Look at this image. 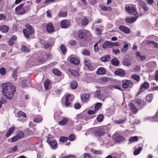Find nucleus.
<instances>
[{"instance_id":"nucleus-22","label":"nucleus","mask_w":158,"mask_h":158,"mask_svg":"<svg viewBox=\"0 0 158 158\" xmlns=\"http://www.w3.org/2000/svg\"><path fill=\"white\" fill-rule=\"evenodd\" d=\"M47 142L52 148L54 149H56L57 147V144L55 140H52V141H50V142Z\"/></svg>"},{"instance_id":"nucleus-37","label":"nucleus","mask_w":158,"mask_h":158,"mask_svg":"<svg viewBox=\"0 0 158 158\" xmlns=\"http://www.w3.org/2000/svg\"><path fill=\"white\" fill-rule=\"evenodd\" d=\"M140 67L138 65L135 66L134 67L133 69V71L136 73H139L140 71Z\"/></svg>"},{"instance_id":"nucleus-44","label":"nucleus","mask_w":158,"mask_h":158,"mask_svg":"<svg viewBox=\"0 0 158 158\" xmlns=\"http://www.w3.org/2000/svg\"><path fill=\"white\" fill-rule=\"evenodd\" d=\"M97 120L99 122H102L103 120V115L102 114H99L97 118Z\"/></svg>"},{"instance_id":"nucleus-13","label":"nucleus","mask_w":158,"mask_h":158,"mask_svg":"<svg viewBox=\"0 0 158 158\" xmlns=\"http://www.w3.org/2000/svg\"><path fill=\"white\" fill-rule=\"evenodd\" d=\"M23 32L25 37L27 38H28L30 35H32L34 32V30L28 31L26 29H24Z\"/></svg>"},{"instance_id":"nucleus-59","label":"nucleus","mask_w":158,"mask_h":158,"mask_svg":"<svg viewBox=\"0 0 158 158\" xmlns=\"http://www.w3.org/2000/svg\"><path fill=\"white\" fill-rule=\"evenodd\" d=\"M90 64V62L89 60H85L84 61V64L87 67Z\"/></svg>"},{"instance_id":"nucleus-18","label":"nucleus","mask_w":158,"mask_h":158,"mask_svg":"<svg viewBox=\"0 0 158 158\" xmlns=\"http://www.w3.org/2000/svg\"><path fill=\"white\" fill-rule=\"evenodd\" d=\"M89 94H84L81 96V100L83 102H87L89 99Z\"/></svg>"},{"instance_id":"nucleus-41","label":"nucleus","mask_w":158,"mask_h":158,"mask_svg":"<svg viewBox=\"0 0 158 158\" xmlns=\"http://www.w3.org/2000/svg\"><path fill=\"white\" fill-rule=\"evenodd\" d=\"M138 138L137 136H135L131 137L129 140V142L130 143H131L137 141Z\"/></svg>"},{"instance_id":"nucleus-53","label":"nucleus","mask_w":158,"mask_h":158,"mask_svg":"<svg viewBox=\"0 0 158 158\" xmlns=\"http://www.w3.org/2000/svg\"><path fill=\"white\" fill-rule=\"evenodd\" d=\"M95 31L96 34L98 35H99L102 33L101 30L98 27L95 28Z\"/></svg>"},{"instance_id":"nucleus-36","label":"nucleus","mask_w":158,"mask_h":158,"mask_svg":"<svg viewBox=\"0 0 158 158\" xmlns=\"http://www.w3.org/2000/svg\"><path fill=\"white\" fill-rule=\"evenodd\" d=\"M81 54L85 56H89L90 55V52L87 50H83L81 52Z\"/></svg>"},{"instance_id":"nucleus-40","label":"nucleus","mask_w":158,"mask_h":158,"mask_svg":"<svg viewBox=\"0 0 158 158\" xmlns=\"http://www.w3.org/2000/svg\"><path fill=\"white\" fill-rule=\"evenodd\" d=\"M100 8L103 10H110V11L111 9V8L110 6L106 7L104 6H101L100 7Z\"/></svg>"},{"instance_id":"nucleus-60","label":"nucleus","mask_w":158,"mask_h":158,"mask_svg":"<svg viewBox=\"0 0 158 158\" xmlns=\"http://www.w3.org/2000/svg\"><path fill=\"white\" fill-rule=\"evenodd\" d=\"M90 70H93L95 69V67L93 65H92V64H90L87 67Z\"/></svg>"},{"instance_id":"nucleus-6","label":"nucleus","mask_w":158,"mask_h":158,"mask_svg":"<svg viewBox=\"0 0 158 158\" xmlns=\"http://www.w3.org/2000/svg\"><path fill=\"white\" fill-rule=\"evenodd\" d=\"M122 85L123 88L126 89L132 87L133 83L130 80H125L123 81Z\"/></svg>"},{"instance_id":"nucleus-8","label":"nucleus","mask_w":158,"mask_h":158,"mask_svg":"<svg viewBox=\"0 0 158 158\" xmlns=\"http://www.w3.org/2000/svg\"><path fill=\"white\" fill-rule=\"evenodd\" d=\"M61 27L63 28H68L70 25V22L67 19L62 20L60 22Z\"/></svg>"},{"instance_id":"nucleus-30","label":"nucleus","mask_w":158,"mask_h":158,"mask_svg":"<svg viewBox=\"0 0 158 158\" xmlns=\"http://www.w3.org/2000/svg\"><path fill=\"white\" fill-rule=\"evenodd\" d=\"M50 84V81L48 80L45 81L44 84V86L45 89L48 90L49 89V86Z\"/></svg>"},{"instance_id":"nucleus-61","label":"nucleus","mask_w":158,"mask_h":158,"mask_svg":"<svg viewBox=\"0 0 158 158\" xmlns=\"http://www.w3.org/2000/svg\"><path fill=\"white\" fill-rule=\"evenodd\" d=\"M81 105L79 103H77L74 105V108L76 109H79L81 107Z\"/></svg>"},{"instance_id":"nucleus-9","label":"nucleus","mask_w":158,"mask_h":158,"mask_svg":"<svg viewBox=\"0 0 158 158\" xmlns=\"http://www.w3.org/2000/svg\"><path fill=\"white\" fill-rule=\"evenodd\" d=\"M135 102L138 104V106L141 108L146 105V102L142 98H138L135 100Z\"/></svg>"},{"instance_id":"nucleus-11","label":"nucleus","mask_w":158,"mask_h":158,"mask_svg":"<svg viewBox=\"0 0 158 158\" xmlns=\"http://www.w3.org/2000/svg\"><path fill=\"white\" fill-rule=\"evenodd\" d=\"M46 30L47 32L50 33H51L54 31V27L52 22H49L47 25Z\"/></svg>"},{"instance_id":"nucleus-1","label":"nucleus","mask_w":158,"mask_h":158,"mask_svg":"<svg viewBox=\"0 0 158 158\" xmlns=\"http://www.w3.org/2000/svg\"><path fill=\"white\" fill-rule=\"evenodd\" d=\"M2 87L3 95L7 99H12L16 90L15 86L12 84L7 82L3 84Z\"/></svg>"},{"instance_id":"nucleus-29","label":"nucleus","mask_w":158,"mask_h":158,"mask_svg":"<svg viewBox=\"0 0 158 158\" xmlns=\"http://www.w3.org/2000/svg\"><path fill=\"white\" fill-rule=\"evenodd\" d=\"M100 92L99 91H96L95 94V97L99 98L101 100H102L103 101V98H102V95L100 94Z\"/></svg>"},{"instance_id":"nucleus-10","label":"nucleus","mask_w":158,"mask_h":158,"mask_svg":"<svg viewBox=\"0 0 158 158\" xmlns=\"http://www.w3.org/2000/svg\"><path fill=\"white\" fill-rule=\"evenodd\" d=\"M73 99V96L70 95H67L65 99V105L66 106H69L71 103Z\"/></svg>"},{"instance_id":"nucleus-63","label":"nucleus","mask_w":158,"mask_h":158,"mask_svg":"<svg viewBox=\"0 0 158 158\" xmlns=\"http://www.w3.org/2000/svg\"><path fill=\"white\" fill-rule=\"evenodd\" d=\"M18 149V147L17 146H15V147L11 148V151L12 152H14L16 151Z\"/></svg>"},{"instance_id":"nucleus-45","label":"nucleus","mask_w":158,"mask_h":158,"mask_svg":"<svg viewBox=\"0 0 158 158\" xmlns=\"http://www.w3.org/2000/svg\"><path fill=\"white\" fill-rule=\"evenodd\" d=\"M29 81H26V80H23L22 81V84L23 86V87H29L31 86L30 84H28V83L29 82Z\"/></svg>"},{"instance_id":"nucleus-51","label":"nucleus","mask_w":158,"mask_h":158,"mask_svg":"<svg viewBox=\"0 0 158 158\" xmlns=\"http://www.w3.org/2000/svg\"><path fill=\"white\" fill-rule=\"evenodd\" d=\"M101 105L102 104L100 103H98L96 104L95 107V110H98L100 108Z\"/></svg>"},{"instance_id":"nucleus-24","label":"nucleus","mask_w":158,"mask_h":158,"mask_svg":"<svg viewBox=\"0 0 158 158\" xmlns=\"http://www.w3.org/2000/svg\"><path fill=\"white\" fill-rule=\"evenodd\" d=\"M62 118L63 120L58 123L59 125H60L63 126L65 125L68 122V120L67 118L63 117Z\"/></svg>"},{"instance_id":"nucleus-21","label":"nucleus","mask_w":158,"mask_h":158,"mask_svg":"<svg viewBox=\"0 0 158 158\" xmlns=\"http://www.w3.org/2000/svg\"><path fill=\"white\" fill-rule=\"evenodd\" d=\"M110 60V56L109 55H106L101 58V60L104 62H108Z\"/></svg>"},{"instance_id":"nucleus-54","label":"nucleus","mask_w":158,"mask_h":158,"mask_svg":"<svg viewBox=\"0 0 158 158\" xmlns=\"http://www.w3.org/2000/svg\"><path fill=\"white\" fill-rule=\"evenodd\" d=\"M6 73V71L5 69L3 68L2 67L0 69V73L2 75H4Z\"/></svg>"},{"instance_id":"nucleus-33","label":"nucleus","mask_w":158,"mask_h":158,"mask_svg":"<svg viewBox=\"0 0 158 158\" xmlns=\"http://www.w3.org/2000/svg\"><path fill=\"white\" fill-rule=\"evenodd\" d=\"M67 15V12L65 11H60L58 14V15L60 17H65Z\"/></svg>"},{"instance_id":"nucleus-17","label":"nucleus","mask_w":158,"mask_h":158,"mask_svg":"<svg viewBox=\"0 0 158 158\" xmlns=\"http://www.w3.org/2000/svg\"><path fill=\"white\" fill-rule=\"evenodd\" d=\"M122 64L126 66H129L131 64V62L130 59L125 58L123 60Z\"/></svg>"},{"instance_id":"nucleus-52","label":"nucleus","mask_w":158,"mask_h":158,"mask_svg":"<svg viewBox=\"0 0 158 158\" xmlns=\"http://www.w3.org/2000/svg\"><path fill=\"white\" fill-rule=\"evenodd\" d=\"M68 139V138L64 136L61 137L60 138V140L62 142H65Z\"/></svg>"},{"instance_id":"nucleus-50","label":"nucleus","mask_w":158,"mask_h":158,"mask_svg":"<svg viewBox=\"0 0 158 158\" xmlns=\"http://www.w3.org/2000/svg\"><path fill=\"white\" fill-rule=\"evenodd\" d=\"M21 49L24 52H29V49L26 47L24 45H21Z\"/></svg>"},{"instance_id":"nucleus-23","label":"nucleus","mask_w":158,"mask_h":158,"mask_svg":"<svg viewBox=\"0 0 158 158\" xmlns=\"http://www.w3.org/2000/svg\"><path fill=\"white\" fill-rule=\"evenodd\" d=\"M8 30V27L6 25H2L0 27V31H2V32L6 33Z\"/></svg>"},{"instance_id":"nucleus-55","label":"nucleus","mask_w":158,"mask_h":158,"mask_svg":"<svg viewBox=\"0 0 158 158\" xmlns=\"http://www.w3.org/2000/svg\"><path fill=\"white\" fill-rule=\"evenodd\" d=\"M19 135H16L12 138L11 141L13 142H15L19 139Z\"/></svg>"},{"instance_id":"nucleus-42","label":"nucleus","mask_w":158,"mask_h":158,"mask_svg":"<svg viewBox=\"0 0 158 158\" xmlns=\"http://www.w3.org/2000/svg\"><path fill=\"white\" fill-rule=\"evenodd\" d=\"M21 116H23L26 118V115L23 111H20L18 112L17 114V117H20Z\"/></svg>"},{"instance_id":"nucleus-20","label":"nucleus","mask_w":158,"mask_h":158,"mask_svg":"<svg viewBox=\"0 0 158 158\" xmlns=\"http://www.w3.org/2000/svg\"><path fill=\"white\" fill-rule=\"evenodd\" d=\"M106 73L105 69L103 67H100L98 68L97 71V73L98 74L103 75Z\"/></svg>"},{"instance_id":"nucleus-12","label":"nucleus","mask_w":158,"mask_h":158,"mask_svg":"<svg viewBox=\"0 0 158 158\" xmlns=\"http://www.w3.org/2000/svg\"><path fill=\"white\" fill-rule=\"evenodd\" d=\"M119 29L125 33H129L131 32L130 29L128 27L121 25L119 27Z\"/></svg>"},{"instance_id":"nucleus-4","label":"nucleus","mask_w":158,"mask_h":158,"mask_svg":"<svg viewBox=\"0 0 158 158\" xmlns=\"http://www.w3.org/2000/svg\"><path fill=\"white\" fill-rule=\"evenodd\" d=\"M24 4L23 3H21L19 6L17 7L15 9V13L16 14L23 15L25 13V10L23 6Z\"/></svg>"},{"instance_id":"nucleus-25","label":"nucleus","mask_w":158,"mask_h":158,"mask_svg":"<svg viewBox=\"0 0 158 158\" xmlns=\"http://www.w3.org/2000/svg\"><path fill=\"white\" fill-rule=\"evenodd\" d=\"M15 129V127H11L8 131L7 132L6 136V137H8L10 135L12 134V133L14 131Z\"/></svg>"},{"instance_id":"nucleus-62","label":"nucleus","mask_w":158,"mask_h":158,"mask_svg":"<svg viewBox=\"0 0 158 158\" xmlns=\"http://www.w3.org/2000/svg\"><path fill=\"white\" fill-rule=\"evenodd\" d=\"M74 136L73 135L71 134L69 137V139L70 141H73L74 140Z\"/></svg>"},{"instance_id":"nucleus-27","label":"nucleus","mask_w":158,"mask_h":158,"mask_svg":"<svg viewBox=\"0 0 158 158\" xmlns=\"http://www.w3.org/2000/svg\"><path fill=\"white\" fill-rule=\"evenodd\" d=\"M70 85L71 88L73 89H76L77 86V81H72L70 83Z\"/></svg>"},{"instance_id":"nucleus-35","label":"nucleus","mask_w":158,"mask_h":158,"mask_svg":"<svg viewBox=\"0 0 158 158\" xmlns=\"http://www.w3.org/2000/svg\"><path fill=\"white\" fill-rule=\"evenodd\" d=\"M60 49L61 51L63 54H65L67 51V49L65 46L63 44H61L60 46Z\"/></svg>"},{"instance_id":"nucleus-31","label":"nucleus","mask_w":158,"mask_h":158,"mask_svg":"<svg viewBox=\"0 0 158 158\" xmlns=\"http://www.w3.org/2000/svg\"><path fill=\"white\" fill-rule=\"evenodd\" d=\"M129 45L128 44H127L123 46V48L121 49V51L123 53H125L128 49Z\"/></svg>"},{"instance_id":"nucleus-14","label":"nucleus","mask_w":158,"mask_h":158,"mask_svg":"<svg viewBox=\"0 0 158 158\" xmlns=\"http://www.w3.org/2000/svg\"><path fill=\"white\" fill-rule=\"evenodd\" d=\"M114 74L116 75L123 77L125 75V72L123 69H118L115 71Z\"/></svg>"},{"instance_id":"nucleus-34","label":"nucleus","mask_w":158,"mask_h":158,"mask_svg":"<svg viewBox=\"0 0 158 158\" xmlns=\"http://www.w3.org/2000/svg\"><path fill=\"white\" fill-rule=\"evenodd\" d=\"M91 152L95 154L101 155L102 153V151L101 150H98L93 149H91Z\"/></svg>"},{"instance_id":"nucleus-5","label":"nucleus","mask_w":158,"mask_h":158,"mask_svg":"<svg viewBox=\"0 0 158 158\" xmlns=\"http://www.w3.org/2000/svg\"><path fill=\"white\" fill-rule=\"evenodd\" d=\"M150 85L149 83L147 82H145L140 85V88L137 92V95H139L141 92L145 91L146 89L149 88Z\"/></svg>"},{"instance_id":"nucleus-57","label":"nucleus","mask_w":158,"mask_h":158,"mask_svg":"<svg viewBox=\"0 0 158 158\" xmlns=\"http://www.w3.org/2000/svg\"><path fill=\"white\" fill-rule=\"evenodd\" d=\"M25 26L28 31L34 30L32 27L29 24H26Z\"/></svg>"},{"instance_id":"nucleus-38","label":"nucleus","mask_w":158,"mask_h":158,"mask_svg":"<svg viewBox=\"0 0 158 158\" xmlns=\"http://www.w3.org/2000/svg\"><path fill=\"white\" fill-rule=\"evenodd\" d=\"M152 99L153 95L152 94H149L147 95L146 97V99L148 102H151Z\"/></svg>"},{"instance_id":"nucleus-3","label":"nucleus","mask_w":158,"mask_h":158,"mask_svg":"<svg viewBox=\"0 0 158 158\" xmlns=\"http://www.w3.org/2000/svg\"><path fill=\"white\" fill-rule=\"evenodd\" d=\"M90 34V32L87 30H84L79 31L78 32V37L81 39H85Z\"/></svg>"},{"instance_id":"nucleus-39","label":"nucleus","mask_w":158,"mask_h":158,"mask_svg":"<svg viewBox=\"0 0 158 158\" xmlns=\"http://www.w3.org/2000/svg\"><path fill=\"white\" fill-rule=\"evenodd\" d=\"M52 72L55 75L58 76L61 75V72L58 70L56 69H54L52 70Z\"/></svg>"},{"instance_id":"nucleus-26","label":"nucleus","mask_w":158,"mask_h":158,"mask_svg":"<svg viewBox=\"0 0 158 158\" xmlns=\"http://www.w3.org/2000/svg\"><path fill=\"white\" fill-rule=\"evenodd\" d=\"M129 106L134 114L136 113L138 111V110L136 108L135 106L132 103H130Z\"/></svg>"},{"instance_id":"nucleus-2","label":"nucleus","mask_w":158,"mask_h":158,"mask_svg":"<svg viewBox=\"0 0 158 158\" xmlns=\"http://www.w3.org/2000/svg\"><path fill=\"white\" fill-rule=\"evenodd\" d=\"M90 131H93L97 136H101L103 135L105 132V130L102 127L93 128L89 130Z\"/></svg>"},{"instance_id":"nucleus-43","label":"nucleus","mask_w":158,"mask_h":158,"mask_svg":"<svg viewBox=\"0 0 158 158\" xmlns=\"http://www.w3.org/2000/svg\"><path fill=\"white\" fill-rule=\"evenodd\" d=\"M142 149V148L140 147L135 150L134 151V154L135 155H137L139 154L140 153Z\"/></svg>"},{"instance_id":"nucleus-28","label":"nucleus","mask_w":158,"mask_h":158,"mask_svg":"<svg viewBox=\"0 0 158 158\" xmlns=\"http://www.w3.org/2000/svg\"><path fill=\"white\" fill-rule=\"evenodd\" d=\"M111 63L113 65L117 66L118 65L119 61L117 58H114L111 60Z\"/></svg>"},{"instance_id":"nucleus-56","label":"nucleus","mask_w":158,"mask_h":158,"mask_svg":"<svg viewBox=\"0 0 158 158\" xmlns=\"http://www.w3.org/2000/svg\"><path fill=\"white\" fill-rule=\"evenodd\" d=\"M132 77L137 81H139L140 79V77L139 76L136 75L132 76Z\"/></svg>"},{"instance_id":"nucleus-64","label":"nucleus","mask_w":158,"mask_h":158,"mask_svg":"<svg viewBox=\"0 0 158 158\" xmlns=\"http://www.w3.org/2000/svg\"><path fill=\"white\" fill-rule=\"evenodd\" d=\"M69 44L71 45H74L76 44V42L74 40H71L69 41Z\"/></svg>"},{"instance_id":"nucleus-7","label":"nucleus","mask_w":158,"mask_h":158,"mask_svg":"<svg viewBox=\"0 0 158 158\" xmlns=\"http://www.w3.org/2000/svg\"><path fill=\"white\" fill-rule=\"evenodd\" d=\"M125 9L127 11L128 13L132 15H135L136 14L135 8L131 5H127L125 6Z\"/></svg>"},{"instance_id":"nucleus-46","label":"nucleus","mask_w":158,"mask_h":158,"mask_svg":"<svg viewBox=\"0 0 158 158\" xmlns=\"http://www.w3.org/2000/svg\"><path fill=\"white\" fill-rule=\"evenodd\" d=\"M100 41H99L98 43L95 44L94 46V49L95 52H98L99 51V48L98 47V43H100Z\"/></svg>"},{"instance_id":"nucleus-47","label":"nucleus","mask_w":158,"mask_h":158,"mask_svg":"<svg viewBox=\"0 0 158 158\" xmlns=\"http://www.w3.org/2000/svg\"><path fill=\"white\" fill-rule=\"evenodd\" d=\"M116 140L118 142H120L124 141L125 139L122 136H118L117 137Z\"/></svg>"},{"instance_id":"nucleus-15","label":"nucleus","mask_w":158,"mask_h":158,"mask_svg":"<svg viewBox=\"0 0 158 158\" xmlns=\"http://www.w3.org/2000/svg\"><path fill=\"white\" fill-rule=\"evenodd\" d=\"M68 60H69L71 63L76 65H78L79 63V60L74 57H69Z\"/></svg>"},{"instance_id":"nucleus-58","label":"nucleus","mask_w":158,"mask_h":158,"mask_svg":"<svg viewBox=\"0 0 158 158\" xmlns=\"http://www.w3.org/2000/svg\"><path fill=\"white\" fill-rule=\"evenodd\" d=\"M119 45V44L118 42H111V48L113 47L114 46H118Z\"/></svg>"},{"instance_id":"nucleus-49","label":"nucleus","mask_w":158,"mask_h":158,"mask_svg":"<svg viewBox=\"0 0 158 158\" xmlns=\"http://www.w3.org/2000/svg\"><path fill=\"white\" fill-rule=\"evenodd\" d=\"M138 4L141 7L143 6L144 5L146 4L145 2L141 0H138Z\"/></svg>"},{"instance_id":"nucleus-16","label":"nucleus","mask_w":158,"mask_h":158,"mask_svg":"<svg viewBox=\"0 0 158 158\" xmlns=\"http://www.w3.org/2000/svg\"><path fill=\"white\" fill-rule=\"evenodd\" d=\"M68 71L71 74L75 77H78L80 76V74L78 71L76 70H73L71 69H69Z\"/></svg>"},{"instance_id":"nucleus-48","label":"nucleus","mask_w":158,"mask_h":158,"mask_svg":"<svg viewBox=\"0 0 158 158\" xmlns=\"http://www.w3.org/2000/svg\"><path fill=\"white\" fill-rule=\"evenodd\" d=\"M88 23V20L86 17H85L84 19L82 20V24L83 25H86Z\"/></svg>"},{"instance_id":"nucleus-32","label":"nucleus","mask_w":158,"mask_h":158,"mask_svg":"<svg viewBox=\"0 0 158 158\" xmlns=\"http://www.w3.org/2000/svg\"><path fill=\"white\" fill-rule=\"evenodd\" d=\"M42 118L40 116H38L36 117L34 119V122L36 123L41 122L42 120Z\"/></svg>"},{"instance_id":"nucleus-19","label":"nucleus","mask_w":158,"mask_h":158,"mask_svg":"<svg viewBox=\"0 0 158 158\" xmlns=\"http://www.w3.org/2000/svg\"><path fill=\"white\" fill-rule=\"evenodd\" d=\"M102 48L104 49L111 48V42L108 41H105L102 44Z\"/></svg>"}]
</instances>
